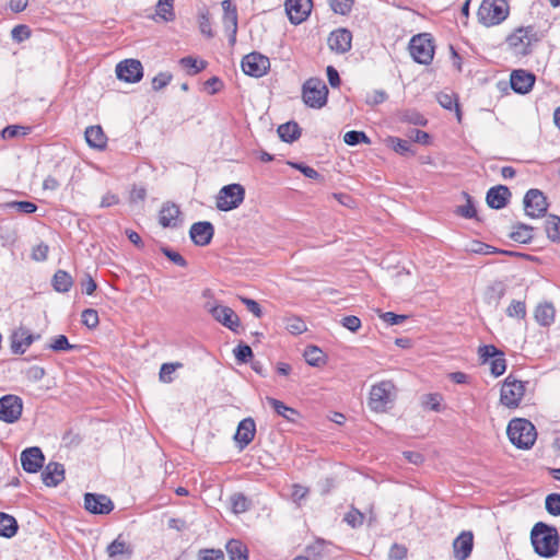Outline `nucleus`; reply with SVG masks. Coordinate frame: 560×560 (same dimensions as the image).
Masks as SVG:
<instances>
[{
    "instance_id": "obj_1",
    "label": "nucleus",
    "mask_w": 560,
    "mask_h": 560,
    "mask_svg": "<svg viewBox=\"0 0 560 560\" xmlns=\"http://www.w3.org/2000/svg\"><path fill=\"white\" fill-rule=\"evenodd\" d=\"M530 540L535 552L544 558H551L558 553L560 537L556 527L542 522L534 525Z\"/></svg>"
},
{
    "instance_id": "obj_2",
    "label": "nucleus",
    "mask_w": 560,
    "mask_h": 560,
    "mask_svg": "<svg viewBox=\"0 0 560 560\" xmlns=\"http://www.w3.org/2000/svg\"><path fill=\"white\" fill-rule=\"evenodd\" d=\"M506 433L513 445L524 450L532 447L537 438L534 424L523 418L511 420Z\"/></svg>"
},
{
    "instance_id": "obj_3",
    "label": "nucleus",
    "mask_w": 560,
    "mask_h": 560,
    "mask_svg": "<svg viewBox=\"0 0 560 560\" xmlns=\"http://www.w3.org/2000/svg\"><path fill=\"white\" fill-rule=\"evenodd\" d=\"M510 13L506 0H482L478 9V20L485 26H493L502 23Z\"/></svg>"
},
{
    "instance_id": "obj_4",
    "label": "nucleus",
    "mask_w": 560,
    "mask_h": 560,
    "mask_svg": "<svg viewBox=\"0 0 560 560\" xmlns=\"http://www.w3.org/2000/svg\"><path fill=\"white\" fill-rule=\"evenodd\" d=\"M506 42L516 55L526 56L532 52V46L538 42V37L533 26H526L516 28Z\"/></svg>"
},
{
    "instance_id": "obj_5",
    "label": "nucleus",
    "mask_w": 560,
    "mask_h": 560,
    "mask_svg": "<svg viewBox=\"0 0 560 560\" xmlns=\"http://www.w3.org/2000/svg\"><path fill=\"white\" fill-rule=\"evenodd\" d=\"M302 92L304 103L312 108H322L327 103L328 89L322 79H308Z\"/></svg>"
},
{
    "instance_id": "obj_6",
    "label": "nucleus",
    "mask_w": 560,
    "mask_h": 560,
    "mask_svg": "<svg viewBox=\"0 0 560 560\" xmlns=\"http://www.w3.org/2000/svg\"><path fill=\"white\" fill-rule=\"evenodd\" d=\"M525 382L509 375L501 387L500 401L508 408H516L525 394Z\"/></svg>"
},
{
    "instance_id": "obj_7",
    "label": "nucleus",
    "mask_w": 560,
    "mask_h": 560,
    "mask_svg": "<svg viewBox=\"0 0 560 560\" xmlns=\"http://www.w3.org/2000/svg\"><path fill=\"white\" fill-rule=\"evenodd\" d=\"M410 55L421 65L431 63L434 56V45L428 34H419L411 38L409 44Z\"/></svg>"
},
{
    "instance_id": "obj_8",
    "label": "nucleus",
    "mask_w": 560,
    "mask_h": 560,
    "mask_svg": "<svg viewBox=\"0 0 560 560\" xmlns=\"http://www.w3.org/2000/svg\"><path fill=\"white\" fill-rule=\"evenodd\" d=\"M245 189L240 184L224 186L217 198V207L221 211H230L237 208L244 200Z\"/></svg>"
},
{
    "instance_id": "obj_9",
    "label": "nucleus",
    "mask_w": 560,
    "mask_h": 560,
    "mask_svg": "<svg viewBox=\"0 0 560 560\" xmlns=\"http://www.w3.org/2000/svg\"><path fill=\"white\" fill-rule=\"evenodd\" d=\"M395 385L390 381H383L373 385L370 392L369 406L372 410L384 411L393 399Z\"/></svg>"
},
{
    "instance_id": "obj_10",
    "label": "nucleus",
    "mask_w": 560,
    "mask_h": 560,
    "mask_svg": "<svg viewBox=\"0 0 560 560\" xmlns=\"http://www.w3.org/2000/svg\"><path fill=\"white\" fill-rule=\"evenodd\" d=\"M205 307L217 322L230 330L237 332L241 322L236 313L231 307L210 302L206 303Z\"/></svg>"
},
{
    "instance_id": "obj_11",
    "label": "nucleus",
    "mask_w": 560,
    "mask_h": 560,
    "mask_svg": "<svg viewBox=\"0 0 560 560\" xmlns=\"http://www.w3.org/2000/svg\"><path fill=\"white\" fill-rule=\"evenodd\" d=\"M23 411V400L16 395H4L0 398V420L7 423L16 422Z\"/></svg>"
},
{
    "instance_id": "obj_12",
    "label": "nucleus",
    "mask_w": 560,
    "mask_h": 560,
    "mask_svg": "<svg viewBox=\"0 0 560 560\" xmlns=\"http://www.w3.org/2000/svg\"><path fill=\"white\" fill-rule=\"evenodd\" d=\"M241 66L245 74L254 78H260L269 70L270 61L268 57L254 51L242 59Z\"/></svg>"
},
{
    "instance_id": "obj_13",
    "label": "nucleus",
    "mask_w": 560,
    "mask_h": 560,
    "mask_svg": "<svg viewBox=\"0 0 560 560\" xmlns=\"http://www.w3.org/2000/svg\"><path fill=\"white\" fill-rule=\"evenodd\" d=\"M524 209L528 217H544L548 210V202L539 189H529L524 197Z\"/></svg>"
},
{
    "instance_id": "obj_14",
    "label": "nucleus",
    "mask_w": 560,
    "mask_h": 560,
    "mask_svg": "<svg viewBox=\"0 0 560 560\" xmlns=\"http://www.w3.org/2000/svg\"><path fill=\"white\" fill-rule=\"evenodd\" d=\"M117 78L129 83H135L141 80L143 75V68L137 59H126L120 61L116 67Z\"/></svg>"
},
{
    "instance_id": "obj_15",
    "label": "nucleus",
    "mask_w": 560,
    "mask_h": 560,
    "mask_svg": "<svg viewBox=\"0 0 560 560\" xmlns=\"http://www.w3.org/2000/svg\"><path fill=\"white\" fill-rule=\"evenodd\" d=\"M312 0H287L285 11L292 24H300L305 21L312 10Z\"/></svg>"
},
{
    "instance_id": "obj_16",
    "label": "nucleus",
    "mask_w": 560,
    "mask_h": 560,
    "mask_svg": "<svg viewBox=\"0 0 560 560\" xmlns=\"http://www.w3.org/2000/svg\"><path fill=\"white\" fill-rule=\"evenodd\" d=\"M39 338L40 335H34L27 328L19 327L10 336L11 350L14 354H23Z\"/></svg>"
},
{
    "instance_id": "obj_17",
    "label": "nucleus",
    "mask_w": 560,
    "mask_h": 560,
    "mask_svg": "<svg viewBox=\"0 0 560 560\" xmlns=\"http://www.w3.org/2000/svg\"><path fill=\"white\" fill-rule=\"evenodd\" d=\"M84 508L93 514H109L114 510V503L105 494L85 493Z\"/></svg>"
},
{
    "instance_id": "obj_18",
    "label": "nucleus",
    "mask_w": 560,
    "mask_h": 560,
    "mask_svg": "<svg viewBox=\"0 0 560 560\" xmlns=\"http://www.w3.org/2000/svg\"><path fill=\"white\" fill-rule=\"evenodd\" d=\"M44 460V454L37 446L28 447L21 454V464L26 472L34 474L43 468Z\"/></svg>"
},
{
    "instance_id": "obj_19",
    "label": "nucleus",
    "mask_w": 560,
    "mask_h": 560,
    "mask_svg": "<svg viewBox=\"0 0 560 560\" xmlns=\"http://www.w3.org/2000/svg\"><path fill=\"white\" fill-rule=\"evenodd\" d=\"M223 9V25L226 32L230 33V43L234 44L236 40L237 33V10L233 4L232 0H223L222 3Z\"/></svg>"
},
{
    "instance_id": "obj_20",
    "label": "nucleus",
    "mask_w": 560,
    "mask_h": 560,
    "mask_svg": "<svg viewBox=\"0 0 560 560\" xmlns=\"http://www.w3.org/2000/svg\"><path fill=\"white\" fill-rule=\"evenodd\" d=\"M535 80L536 78L533 73L522 69L514 70L510 77L511 88L518 94L528 93L532 90Z\"/></svg>"
},
{
    "instance_id": "obj_21",
    "label": "nucleus",
    "mask_w": 560,
    "mask_h": 560,
    "mask_svg": "<svg viewBox=\"0 0 560 560\" xmlns=\"http://www.w3.org/2000/svg\"><path fill=\"white\" fill-rule=\"evenodd\" d=\"M352 34L346 28H338L328 37L329 48L337 54H345L351 49Z\"/></svg>"
},
{
    "instance_id": "obj_22",
    "label": "nucleus",
    "mask_w": 560,
    "mask_h": 560,
    "mask_svg": "<svg viewBox=\"0 0 560 560\" xmlns=\"http://www.w3.org/2000/svg\"><path fill=\"white\" fill-rule=\"evenodd\" d=\"M255 434L256 423L254 419L250 417L243 419L238 423L236 433L234 435V440L240 450H244L254 440Z\"/></svg>"
},
{
    "instance_id": "obj_23",
    "label": "nucleus",
    "mask_w": 560,
    "mask_h": 560,
    "mask_svg": "<svg viewBox=\"0 0 560 560\" xmlns=\"http://www.w3.org/2000/svg\"><path fill=\"white\" fill-rule=\"evenodd\" d=\"M214 233L213 225L208 221L194 223L190 228L189 235L191 241L198 246L208 245Z\"/></svg>"
},
{
    "instance_id": "obj_24",
    "label": "nucleus",
    "mask_w": 560,
    "mask_h": 560,
    "mask_svg": "<svg viewBox=\"0 0 560 560\" xmlns=\"http://www.w3.org/2000/svg\"><path fill=\"white\" fill-rule=\"evenodd\" d=\"M474 547V535L469 530L462 532L453 541L454 558L466 560Z\"/></svg>"
},
{
    "instance_id": "obj_25",
    "label": "nucleus",
    "mask_w": 560,
    "mask_h": 560,
    "mask_svg": "<svg viewBox=\"0 0 560 560\" xmlns=\"http://www.w3.org/2000/svg\"><path fill=\"white\" fill-rule=\"evenodd\" d=\"M511 191L506 186L498 185L491 187L486 196L487 205L492 209H502L506 206Z\"/></svg>"
},
{
    "instance_id": "obj_26",
    "label": "nucleus",
    "mask_w": 560,
    "mask_h": 560,
    "mask_svg": "<svg viewBox=\"0 0 560 560\" xmlns=\"http://www.w3.org/2000/svg\"><path fill=\"white\" fill-rule=\"evenodd\" d=\"M43 482L48 487H57L65 479V467L60 463H48L42 472Z\"/></svg>"
},
{
    "instance_id": "obj_27",
    "label": "nucleus",
    "mask_w": 560,
    "mask_h": 560,
    "mask_svg": "<svg viewBox=\"0 0 560 560\" xmlns=\"http://www.w3.org/2000/svg\"><path fill=\"white\" fill-rule=\"evenodd\" d=\"M179 207L173 202H166L162 206L159 215V222L163 228H176L179 223Z\"/></svg>"
},
{
    "instance_id": "obj_28",
    "label": "nucleus",
    "mask_w": 560,
    "mask_h": 560,
    "mask_svg": "<svg viewBox=\"0 0 560 560\" xmlns=\"http://www.w3.org/2000/svg\"><path fill=\"white\" fill-rule=\"evenodd\" d=\"M556 310L552 303L545 302L536 306L534 317L542 327H549L553 324Z\"/></svg>"
},
{
    "instance_id": "obj_29",
    "label": "nucleus",
    "mask_w": 560,
    "mask_h": 560,
    "mask_svg": "<svg viewBox=\"0 0 560 560\" xmlns=\"http://www.w3.org/2000/svg\"><path fill=\"white\" fill-rule=\"evenodd\" d=\"M85 140L91 148L102 150L106 145L107 138L101 126H90L85 130Z\"/></svg>"
},
{
    "instance_id": "obj_30",
    "label": "nucleus",
    "mask_w": 560,
    "mask_h": 560,
    "mask_svg": "<svg viewBox=\"0 0 560 560\" xmlns=\"http://www.w3.org/2000/svg\"><path fill=\"white\" fill-rule=\"evenodd\" d=\"M277 132L283 142L292 143L301 137V128L295 121H288L278 127Z\"/></svg>"
},
{
    "instance_id": "obj_31",
    "label": "nucleus",
    "mask_w": 560,
    "mask_h": 560,
    "mask_svg": "<svg viewBox=\"0 0 560 560\" xmlns=\"http://www.w3.org/2000/svg\"><path fill=\"white\" fill-rule=\"evenodd\" d=\"M267 401L277 415L283 417L290 422H295L299 417V412L295 409L284 405V402L276 398L268 397Z\"/></svg>"
},
{
    "instance_id": "obj_32",
    "label": "nucleus",
    "mask_w": 560,
    "mask_h": 560,
    "mask_svg": "<svg viewBox=\"0 0 560 560\" xmlns=\"http://www.w3.org/2000/svg\"><path fill=\"white\" fill-rule=\"evenodd\" d=\"M18 528L16 520L13 516L0 512V536L11 538L16 534Z\"/></svg>"
},
{
    "instance_id": "obj_33",
    "label": "nucleus",
    "mask_w": 560,
    "mask_h": 560,
    "mask_svg": "<svg viewBox=\"0 0 560 560\" xmlns=\"http://www.w3.org/2000/svg\"><path fill=\"white\" fill-rule=\"evenodd\" d=\"M226 551L230 560H247L248 558L247 547L237 539H232L226 544Z\"/></svg>"
},
{
    "instance_id": "obj_34",
    "label": "nucleus",
    "mask_w": 560,
    "mask_h": 560,
    "mask_svg": "<svg viewBox=\"0 0 560 560\" xmlns=\"http://www.w3.org/2000/svg\"><path fill=\"white\" fill-rule=\"evenodd\" d=\"M73 284L72 277L65 270H58L52 278V287L57 292L66 293Z\"/></svg>"
},
{
    "instance_id": "obj_35",
    "label": "nucleus",
    "mask_w": 560,
    "mask_h": 560,
    "mask_svg": "<svg viewBox=\"0 0 560 560\" xmlns=\"http://www.w3.org/2000/svg\"><path fill=\"white\" fill-rule=\"evenodd\" d=\"M436 98H438L439 104L443 108L450 109V110L455 108L458 121L462 120V112L459 108L458 100L454 93L441 92L440 94H438Z\"/></svg>"
},
{
    "instance_id": "obj_36",
    "label": "nucleus",
    "mask_w": 560,
    "mask_h": 560,
    "mask_svg": "<svg viewBox=\"0 0 560 560\" xmlns=\"http://www.w3.org/2000/svg\"><path fill=\"white\" fill-rule=\"evenodd\" d=\"M464 197L466 198V205L458 206L455 209V214L465 218V219H476L479 220L477 215V209L472 202V198L467 192H463Z\"/></svg>"
},
{
    "instance_id": "obj_37",
    "label": "nucleus",
    "mask_w": 560,
    "mask_h": 560,
    "mask_svg": "<svg viewBox=\"0 0 560 560\" xmlns=\"http://www.w3.org/2000/svg\"><path fill=\"white\" fill-rule=\"evenodd\" d=\"M305 361L312 366H320L325 363L323 351L316 346H307L303 353Z\"/></svg>"
},
{
    "instance_id": "obj_38",
    "label": "nucleus",
    "mask_w": 560,
    "mask_h": 560,
    "mask_svg": "<svg viewBox=\"0 0 560 560\" xmlns=\"http://www.w3.org/2000/svg\"><path fill=\"white\" fill-rule=\"evenodd\" d=\"M547 236L552 242H560V217L549 215L545 222Z\"/></svg>"
},
{
    "instance_id": "obj_39",
    "label": "nucleus",
    "mask_w": 560,
    "mask_h": 560,
    "mask_svg": "<svg viewBox=\"0 0 560 560\" xmlns=\"http://www.w3.org/2000/svg\"><path fill=\"white\" fill-rule=\"evenodd\" d=\"M510 236L515 242L528 243L533 238V228L523 223H518L514 226V230Z\"/></svg>"
},
{
    "instance_id": "obj_40",
    "label": "nucleus",
    "mask_w": 560,
    "mask_h": 560,
    "mask_svg": "<svg viewBox=\"0 0 560 560\" xmlns=\"http://www.w3.org/2000/svg\"><path fill=\"white\" fill-rule=\"evenodd\" d=\"M107 553L110 558H116L117 556L127 555L131 556L132 550L130 547L126 544V541L120 539V536L116 538L114 541H112L107 546Z\"/></svg>"
},
{
    "instance_id": "obj_41",
    "label": "nucleus",
    "mask_w": 560,
    "mask_h": 560,
    "mask_svg": "<svg viewBox=\"0 0 560 560\" xmlns=\"http://www.w3.org/2000/svg\"><path fill=\"white\" fill-rule=\"evenodd\" d=\"M155 14L164 22L174 21L175 12L173 3L159 0L155 9Z\"/></svg>"
},
{
    "instance_id": "obj_42",
    "label": "nucleus",
    "mask_w": 560,
    "mask_h": 560,
    "mask_svg": "<svg viewBox=\"0 0 560 560\" xmlns=\"http://www.w3.org/2000/svg\"><path fill=\"white\" fill-rule=\"evenodd\" d=\"M182 368L183 363L180 362L163 363L159 374L160 381L165 384L172 383L174 372Z\"/></svg>"
},
{
    "instance_id": "obj_43",
    "label": "nucleus",
    "mask_w": 560,
    "mask_h": 560,
    "mask_svg": "<svg viewBox=\"0 0 560 560\" xmlns=\"http://www.w3.org/2000/svg\"><path fill=\"white\" fill-rule=\"evenodd\" d=\"M343 141L348 145H357L359 143H371L369 137L363 131L351 130L345 133Z\"/></svg>"
},
{
    "instance_id": "obj_44",
    "label": "nucleus",
    "mask_w": 560,
    "mask_h": 560,
    "mask_svg": "<svg viewBox=\"0 0 560 560\" xmlns=\"http://www.w3.org/2000/svg\"><path fill=\"white\" fill-rule=\"evenodd\" d=\"M31 131V127L20 126V125H11L7 126L1 131V137L3 139H12L19 136H26Z\"/></svg>"
},
{
    "instance_id": "obj_45",
    "label": "nucleus",
    "mask_w": 560,
    "mask_h": 560,
    "mask_svg": "<svg viewBox=\"0 0 560 560\" xmlns=\"http://www.w3.org/2000/svg\"><path fill=\"white\" fill-rule=\"evenodd\" d=\"M231 505L234 513H244L249 509L250 502L242 493H235L231 497Z\"/></svg>"
},
{
    "instance_id": "obj_46",
    "label": "nucleus",
    "mask_w": 560,
    "mask_h": 560,
    "mask_svg": "<svg viewBox=\"0 0 560 560\" xmlns=\"http://www.w3.org/2000/svg\"><path fill=\"white\" fill-rule=\"evenodd\" d=\"M545 506L549 514L560 515V493H550L546 497Z\"/></svg>"
},
{
    "instance_id": "obj_47",
    "label": "nucleus",
    "mask_w": 560,
    "mask_h": 560,
    "mask_svg": "<svg viewBox=\"0 0 560 560\" xmlns=\"http://www.w3.org/2000/svg\"><path fill=\"white\" fill-rule=\"evenodd\" d=\"M78 346L71 345L65 335H59L52 339L49 348L54 351H70L75 349Z\"/></svg>"
},
{
    "instance_id": "obj_48",
    "label": "nucleus",
    "mask_w": 560,
    "mask_h": 560,
    "mask_svg": "<svg viewBox=\"0 0 560 560\" xmlns=\"http://www.w3.org/2000/svg\"><path fill=\"white\" fill-rule=\"evenodd\" d=\"M478 353L483 363L493 360L500 354L504 355V353L493 345H486L480 347Z\"/></svg>"
},
{
    "instance_id": "obj_49",
    "label": "nucleus",
    "mask_w": 560,
    "mask_h": 560,
    "mask_svg": "<svg viewBox=\"0 0 560 560\" xmlns=\"http://www.w3.org/2000/svg\"><path fill=\"white\" fill-rule=\"evenodd\" d=\"M401 120L405 122L412 124L415 126L427 125V119L423 117V115L416 110H406L401 116Z\"/></svg>"
},
{
    "instance_id": "obj_50",
    "label": "nucleus",
    "mask_w": 560,
    "mask_h": 560,
    "mask_svg": "<svg viewBox=\"0 0 560 560\" xmlns=\"http://www.w3.org/2000/svg\"><path fill=\"white\" fill-rule=\"evenodd\" d=\"M82 324L85 325L88 328L92 329L95 328L98 323V314L93 308H86L82 312Z\"/></svg>"
},
{
    "instance_id": "obj_51",
    "label": "nucleus",
    "mask_w": 560,
    "mask_h": 560,
    "mask_svg": "<svg viewBox=\"0 0 560 560\" xmlns=\"http://www.w3.org/2000/svg\"><path fill=\"white\" fill-rule=\"evenodd\" d=\"M506 314L510 317L524 318L526 316V306L522 301H512L506 310Z\"/></svg>"
},
{
    "instance_id": "obj_52",
    "label": "nucleus",
    "mask_w": 560,
    "mask_h": 560,
    "mask_svg": "<svg viewBox=\"0 0 560 560\" xmlns=\"http://www.w3.org/2000/svg\"><path fill=\"white\" fill-rule=\"evenodd\" d=\"M364 518L365 516L363 513H361L357 509H352L346 514L345 522H347V524L350 525L352 528H357L363 524Z\"/></svg>"
},
{
    "instance_id": "obj_53",
    "label": "nucleus",
    "mask_w": 560,
    "mask_h": 560,
    "mask_svg": "<svg viewBox=\"0 0 560 560\" xmlns=\"http://www.w3.org/2000/svg\"><path fill=\"white\" fill-rule=\"evenodd\" d=\"M235 358L241 363H247L253 358V350L248 345L241 343L234 349Z\"/></svg>"
},
{
    "instance_id": "obj_54",
    "label": "nucleus",
    "mask_w": 560,
    "mask_h": 560,
    "mask_svg": "<svg viewBox=\"0 0 560 560\" xmlns=\"http://www.w3.org/2000/svg\"><path fill=\"white\" fill-rule=\"evenodd\" d=\"M180 63L186 67V68H190V69H194V71L191 72V74H197L198 72H200L201 70H203L207 66V62L201 60L198 62L197 59H195L194 57L191 56H187V57H184L180 59Z\"/></svg>"
},
{
    "instance_id": "obj_55",
    "label": "nucleus",
    "mask_w": 560,
    "mask_h": 560,
    "mask_svg": "<svg viewBox=\"0 0 560 560\" xmlns=\"http://www.w3.org/2000/svg\"><path fill=\"white\" fill-rule=\"evenodd\" d=\"M287 329L293 335H300L306 330V325L299 317H290L287 319Z\"/></svg>"
},
{
    "instance_id": "obj_56",
    "label": "nucleus",
    "mask_w": 560,
    "mask_h": 560,
    "mask_svg": "<svg viewBox=\"0 0 560 560\" xmlns=\"http://www.w3.org/2000/svg\"><path fill=\"white\" fill-rule=\"evenodd\" d=\"M11 36L13 40L21 43L31 37V30L27 25L20 24L13 27Z\"/></svg>"
},
{
    "instance_id": "obj_57",
    "label": "nucleus",
    "mask_w": 560,
    "mask_h": 560,
    "mask_svg": "<svg viewBox=\"0 0 560 560\" xmlns=\"http://www.w3.org/2000/svg\"><path fill=\"white\" fill-rule=\"evenodd\" d=\"M330 7L335 13L345 15L351 11L352 0H329Z\"/></svg>"
},
{
    "instance_id": "obj_58",
    "label": "nucleus",
    "mask_w": 560,
    "mask_h": 560,
    "mask_svg": "<svg viewBox=\"0 0 560 560\" xmlns=\"http://www.w3.org/2000/svg\"><path fill=\"white\" fill-rule=\"evenodd\" d=\"M490 370L494 376L502 375L506 370V362H505L504 355L500 354L497 358H494L493 360H491L490 361Z\"/></svg>"
},
{
    "instance_id": "obj_59",
    "label": "nucleus",
    "mask_w": 560,
    "mask_h": 560,
    "mask_svg": "<svg viewBox=\"0 0 560 560\" xmlns=\"http://www.w3.org/2000/svg\"><path fill=\"white\" fill-rule=\"evenodd\" d=\"M161 252L175 265L179 267H186L187 260L177 252L168 248V247H162Z\"/></svg>"
},
{
    "instance_id": "obj_60",
    "label": "nucleus",
    "mask_w": 560,
    "mask_h": 560,
    "mask_svg": "<svg viewBox=\"0 0 560 560\" xmlns=\"http://www.w3.org/2000/svg\"><path fill=\"white\" fill-rule=\"evenodd\" d=\"M389 142L393 144V149L395 152L399 154H406L410 152V142L407 140H402L400 138L390 137Z\"/></svg>"
},
{
    "instance_id": "obj_61",
    "label": "nucleus",
    "mask_w": 560,
    "mask_h": 560,
    "mask_svg": "<svg viewBox=\"0 0 560 560\" xmlns=\"http://www.w3.org/2000/svg\"><path fill=\"white\" fill-rule=\"evenodd\" d=\"M172 80V75L167 72H161L156 74L152 80V89L160 91L165 88Z\"/></svg>"
},
{
    "instance_id": "obj_62",
    "label": "nucleus",
    "mask_w": 560,
    "mask_h": 560,
    "mask_svg": "<svg viewBox=\"0 0 560 560\" xmlns=\"http://www.w3.org/2000/svg\"><path fill=\"white\" fill-rule=\"evenodd\" d=\"M9 207L16 209L21 213H33L37 210V206L31 201H13Z\"/></svg>"
},
{
    "instance_id": "obj_63",
    "label": "nucleus",
    "mask_w": 560,
    "mask_h": 560,
    "mask_svg": "<svg viewBox=\"0 0 560 560\" xmlns=\"http://www.w3.org/2000/svg\"><path fill=\"white\" fill-rule=\"evenodd\" d=\"M407 556V548L404 545L394 544L388 552L389 560H402Z\"/></svg>"
},
{
    "instance_id": "obj_64",
    "label": "nucleus",
    "mask_w": 560,
    "mask_h": 560,
    "mask_svg": "<svg viewBox=\"0 0 560 560\" xmlns=\"http://www.w3.org/2000/svg\"><path fill=\"white\" fill-rule=\"evenodd\" d=\"M198 560H224V555L221 550L206 549L199 552Z\"/></svg>"
}]
</instances>
